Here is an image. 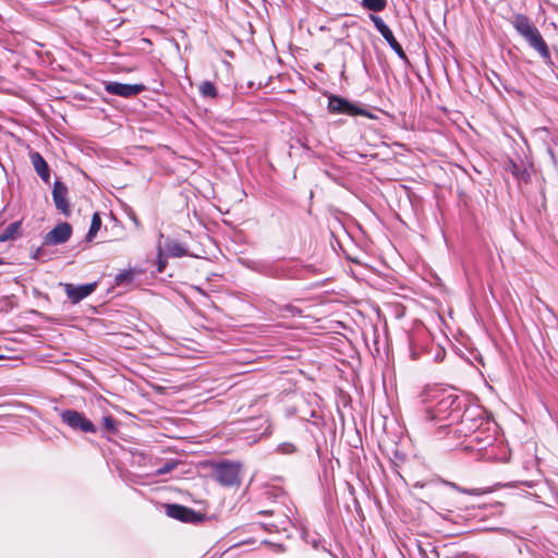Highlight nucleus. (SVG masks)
I'll use <instances>...</instances> for the list:
<instances>
[{
	"mask_svg": "<svg viewBox=\"0 0 558 558\" xmlns=\"http://www.w3.org/2000/svg\"><path fill=\"white\" fill-rule=\"evenodd\" d=\"M21 228V222L15 221L10 223L1 233H0V242H7L10 240H14L16 234L19 233Z\"/></svg>",
	"mask_w": 558,
	"mask_h": 558,
	"instance_id": "nucleus-15",
	"label": "nucleus"
},
{
	"mask_svg": "<svg viewBox=\"0 0 558 558\" xmlns=\"http://www.w3.org/2000/svg\"><path fill=\"white\" fill-rule=\"evenodd\" d=\"M328 110L331 113L347 114V116H364L363 109L357 108L355 105L340 96L331 95L328 98Z\"/></svg>",
	"mask_w": 558,
	"mask_h": 558,
	"instance_id": "nucleus-6",
	"label": "nucleus"
},
{
	"mask_svg": "<svg viewBox=\"0 0 558 558\" xmlns=\"http://www.w3.org/2000/svg\"><path fill=\"white\" fill-rule=\"evenodd\" d=\"M241 465L234 462H222L215 468L216 480L223 486L240 484Z\"/></svg>",
	"mask_w": 558,
	"mask_h": 558,
	"instance_id": "nucleus-4",
	"label": "nucleus"
},
{
	"mask_svg": "<svg viewBox=\"0 0 558 558\" xmlns=\"http://www.w3.org/2000/svg\"><path fill=\"white\" fill-rule=\"evenodd\" d=\"M144 88L145 87L142 84H124L120 82H109L106 85V92L108 94L125 98L138 95L144 90Z\"/></svg>",
	"mask_w": 558,
	"mask_h": 558,
	"instance_id": "nucleus-10",
	"label": "nucleus"
},
{
	"mask_svg": "<svg viewBox=\"0 0 558 558\" xmlns=\"http://www.w3.org/2000/svg\"><path fill=\"white\" fill-rule=\"evenodd\" d=\"M72 234V227L68 222L58 223L44 238L46 245H58L65 243Z\"/></svg>",
	"mask_w": 558,
	"mask_h": 558,
	"instance_id": "nucleus-8",
	"label": "nucleus"
},
{
	"mask_svg": "<svg viewBox=\"0 0 558 558\" xmlns=\"http://www.w3.org/2000/svg\"><path fill=\"white\" fill-rule=\"evenodd\" d=\"M362 5L371 11L380 12L386 5V0H362Z\"/></svg>",
	"mask_w": 558,
	"mask_h": 558,
	"instance_id": "nucleus-18",
	"label": "nucleus"
},
{
	"mask_svg": "<svg viewBox=\"0 0 558 558\" xmlns=\"http://www.w3.org/2000/svg\"><path fill=\"white\" fill-rule=\"evenodd\" d=\"M102 425L108 432L116 430V421L111 416H105L102 418Z\"/></svg>",
	"mask_w": 558,
	"mask_h": 558,
	"instance_id": "nucleus-22",
	"label": "nucleus"
},
{
	"mask_svg": "<svg viewBox=\"0 0 558 558\" xmlns=\"http://www.w3.org/2000/svg\"><path fill=\"white\" fill-rule=\"evenodd\" d=\"M433 400L435 403L426 410L428 420L451 425L461 417V404L453 392L435 388Z\"/></svg>",
	"mask_w": 558,
	"mask_h": 558,
	"instance_id": "nucleus-1",
	"label": "nucleus"
},
{
	"mask_svg": "<svg viewBox=\"0 0 558 558\" xmlns=\"http://www.w3.org/2000/svg\"><path fill=\"white\" fill-rule=\"evenodd\" d=\"M167 514L182 522H194L198 517L194 510L181 505H168Z\"/></svg>",
	"mask_w": 558,
	"mask_h": 558,
	"instance_id": "nucleus-12",
	"label": "nucleus"
},
{
	"mask_svg": "<svg viewBox=\"0 0 558 558\" xmlns=\"http://www.w3.org/2000/svg\"><path fill=\"white\" fill-rule=\"evenodd\" d=\"M101 227V218L98 213H95L92 218L88 233L86 234V241L90 242L97 234Z\"/></svg>",
	"mask_w": 558,
	"mask_h": 558,
	"instance_id": "nucleus-16",
	"label": "nucleus"
},
{
	"mask_svg": "<svg viewBox=\"0 0 558 558\" xmlns=\"http://www.w3.org/2000/svg\"><path fill=\"white\" fill-rule=\"evenodd\" d=\"M64 292L68 299L76 304L81 302L83 299L90 295L97 288V282L86 283V284H73V283H64L63 284Z\"/></svg>",
	"mask_w": 558,
	"mask_h": 558,
	"instance_id": "nucleus-7",
	"label": "nucleus"
},
{
	"mask_svg": "<svg viewBox=\"0 0 558 558\" xmlns=\"http://www.w3.org/2000/svg\"><path fill=\"white\" fill-rule=\"evenodd\" d=\"M296 451L298 447L292 442H281L276 448V452L279 454H293Z\"/></svg>",
	"mask_w": 558,
	"mask_h": 558,
	"instance_id": "nucleus-20",
	"label": "nucleus"
},
{
	"mask_svg": "<svg viewBox=\"0 0 558 558\" xmlns=\"http://www.w3.org/2000/svg\"><path fill=\"white\" fill-rule=\"evenodd\" d=\"M453 487H454L458 492H460V493H463V494H473V492H472V490L466 489V488L458 487L456 484H453Z\"/></svg>",
	"mask_w": 558,
	"mask_h": 558,
	"instance_id": "nucleus-24",
	"label": "nucleus"
},
{
	"mask_svg": "<svg viewBox=\"0 0 558 558\" xmlns=\"http://www.w3.org/2000/svg\"><path fill=\"white\" fill-rule=\"evenodd\" d=\"M163 252L166 253V256L169 257H182L187 255V250L179 242L174 240H166L165 244L162 245Z\"/></svg>",
	"mask_w": 558,
	"mask_h": 558,
	"instance_id": "nucleus-14",
	"label": "nucleus"
},
{
	"mask_svg": "<svg viewBox=\"0 0 558 558\" xmlns=\"http://www.w3.org/2000/svg\"><path fill=\"white\" fill-rule=\"evenodd\" d=\"M7 219L4 217L3 210H0V227L5 223Z\"/></svg>",
	"mask_w": 558,
	"mask_h": 558,
	"instance_id": "nucleus-25",
	"label": "nucleus"
},
{
	"mask_svg": "<svg viewBox=\"0 0 558 558\" xmlns=\"http://www.w3.org/2000/svg\"><path fill=\"white\" fill-rule=\"evenodd\" d=\"M371 20L374 23V26L376 27V29L385 38V40L388 43L390 48L397 53V56L400 59H402L403 61H408V57H407L403 48L398 43L393 33L391 32L389 26L383 21V19L377 15H371Z\"/></svg>",
	"mask_w": 558,
	"mask_h": 558,
	"instance_id": "nucleus-5",
	"label": "nucleus"
},
{
	"mask_svg": "<svg viewBox=\"0 0 558 558\" xmlns=\"http://www.w3.org/2000/svg\"><path fill=\"white\" fill-rule=\"evenodd\" d=\"M272 511H268V510H265V511H260V514H271Z\"/></svg>",
	"mask_w": 558,
	"mask_h": 558,
	"instance_id": "nucleus-26",
	"label": "nucleus"
},
{
	"mask_svg": "<svg viewBox=\"0 0 558 558\" xmlns=\"http://www.w3.org/2000/svg\"><path fill=\"white\" fill-rule=\"evenodd\" d=\"M177 465L178 463L175 461H168L161 468L156 470L155 475L159 476L170 473L177 468Z\"/></svg>",
	"mask_w": 558,
	"mask_h": 558,
	"instance_id": "nucleus-21",
	"label": "nucleus"
},
{
	"mask_svg": "<svg viewBox=\"0 0 558 558\" xmlns=\"http://www.w3.org/2000/svg\"><path fill=\"white\" fill-rule=\"evenodd\" d=\"M31 160L36 173L40 177V179L46 183L49 182L50 171L48 163L43 158V156L37 151L31 153Z\"/></svg>",
	"mask_w": 558,
	"mask_h": 558,
	"instance_id": "nucleus-13",
	"label": "nucleus"
},
{
	"mask_svg": "<svg viewBox=\"0 0 558 558\" xmlns=\"http://www.w3.org/2000/svg\"><path fill=\"white\" fill-rule=\"evenodd\" d=\"M511 25L544 60H550L549 48L535 24L523 14H514Z\"/></svg>",
	"mask_w": 558,
	"mask_h": 558,
	"instance_id": "nucleus-2",
	"label": "nucleus"
},
{
	"mask_svg": "<svg viewBox=\"0 0 558 558\" xmlns=\"http://www.w3.org/2000/svg\"><path fill=\"white\" fill-rule=\"evenodd\" d=\"M60 417L62 422L74 430H81L83 433H95L96 427L83 413L75 410H62L60 411Z\"/></svg>",
	"mask_w": 558,
	"mask_h": 558,
	"instance_id": "nucleus-3",
	"label": "nucleus"
},
{
	"mask_svg": "<svg viewBox=\"0 0 558 558\" xmlns=\"http://www.w3.org/2000/svg\"><path fill=\"white\" fill-rule=\"evenodd\" d=\"M198 89L203 97L215 98L217 96V89L215 85L209 81H204L199 85Z\"/></svg>",
	"mask_w": 558,
	"mask_h": 558,
	"instance_id": "nucleus-17",
	"label": "nucleus"
},
{
	"mask_svg": "<svg viewBox=\"0 0 558 558\" xmlns=\"http://www.w3.org/2000/svg\"><path fill=\"white\" fill-rule=\"evenodd\" d=\"M52 198L56 208L60 210L64 216L71 215V207L68 201V187L61 181H56L52 189Z\"/></svg>",
	"mask_w": 558,
	"mask_h": 558,
	"instance_id": "nucleus-11",
	"label": "nucleus"
},
{
	"mask_svg": "<svg viewBox=\"0 0 558 558\" xmlns=\"http://www.w3.org/2000/svg\"><path fill=\"white\" fill-rule=\"evenodd\" d=\"M128 278H130V274H126V272L125 274H120V275L117 276L116 281H117V283H121L124 280H126Z\"/></svg>",
	"mask_w": 558,
	"mask_h": 558,
	"instance_id": "nucleus-23",
	"label": "nucleus"
},
{
	"mask_svg": "<svg viewBox=\"0 0 558 558\" xmlns=\"http://www.w3.org/2000/svg\"><path fill=\"white\" fill-rule=\"evenodd\" d=\"M5 264L4 260L0 257V265Z\"/></svg>",
	"mask_w": 558,
	"mask_h": 558,
	"instance_id": "nucleus-27",
	"label": "nucleus"
},
{
	"mask_svg": "<svg viewBox=\"0 0 558 558\" xmlns=\"http://www.w3.org/2000/svg\"><path fill=\"white\" fill-rule=\"evenodd\" d=\"M301 271L296 263L282 262L271 266L266 274L274 278H300Z\"/></svg>",
	"mask_w": 558,
	"mask_h": 558,
	"instance_id": "nucleus-9",
	"label": "nucleus"
},
{
	"mask_svg": "<svg viewBox=\"0 0 558 558\" xmlns=\"http://www.w3.org/2000/svg\"><path fill=\"white\" fill-rule=\"evenodd\" d=\"M169 256H166V253L163 252L162 244L158 243L157 245V271L162 272L167 266V258Z\"/></svg>",
	"mask_w": 558,
	"mask_h": 558,
	"instance_id": "nucleus-19",
	"label": "nucleus"
}]
</instances>
